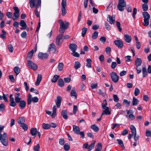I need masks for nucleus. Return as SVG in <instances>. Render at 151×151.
Segmentation results:
<instances>
[{
    "label": "nucleus",
    "instance_id": "f257e3e1",
    "mask_svg": "<svg viewBox=\"0 0 151 151\" xmlns=\"http://www.w3.org/2000/svg\"><path fill=\"white\" fill-rule=\"evenodd\" d=\"M4 127L2 126L0 127V140L2 144L4 146H7L8 145V141L7 138V134L4 133L3 134H1V133L3 130Z\"/></svg>",
    "mask_w": 151,
    "mask_h": 151
},
{
    "label": "nucleus",
    "instance_id": "f03ea898",
    "mask_svg": "<svg viewBox=\"0 0 151 151\" xmlns=\"http://www.w3.org/2000/svg\"><path fill=\"white\" fill-rule=\"evenodd\" d=\"M58 22L60 24V27L59 29V32L61 33H63L65 30L69 27V23L66 22L65 24L61 19H59Z\"/></svg>",
    "mask_w": 151,
    "mask_h": 151
},
{
    "label": "nucleus",
    "instance_id": "7ed1b4c3",
    "mask_svg": "<svg viewBox=\"0 0 151 151\" xmlns=\"http://www.w3.org/2000/svg\"><path fill=\"white\" fill-rule=\"evenodd\" d=\"M29 3L31 8L35 7V9H38L41 7V0H29Z\"/></svg>",
    "mask_w": 151,
    "mask_h": 151
},
{
    "label": "nucleus",
    "instance_id": "20e7f679",
    "mask_svg": "<svg viewBox=\"0 0 151 151\" xmlns=\"http://www.w3.org/2000/svg\"><path fill=\"white\" fill-rule=\"evenodd\" d=\"M142 15L144 18L143 24L145 26H147L149 24V20L150 18V15L147 12H143Z\"/></svg>",
    "mask_w": 151,
    "mask_h": 151
},
{
    "label": "nucleus",
    "instance_id": "39448f33",
    "mask_svg": "<svg viewBox=\"0 0 151 151\" xmlns=\"http://www.w3.org/2000/svg\"><path fill=\"white\" fill-rule=\"evenodd\" d=\"M126 6V2L124 0H119L118 4L117 5V8L120 11H123L124 8V7Z\"/></svg>",
    "mask_w": 151,
    "mask_h": 151
},
{
    "label": "nucleus",
    "instance_id": "423d86ee",
    "mask_svg": "<svg viewBox=\"0 0 151 151\" xmlns=\"http://www.w3.org/2000/svg\"><path fill=\"white\" fill-rule=\"evenodd\" d=\"M110 75L111 80L113 82L116 83L118 82L119 77L117 75L116 73L114 72H111L110 73Z\"/></svg>",
    "mask_w": 151,
    "mask_h": 151
},
{
    "label": "nucleus",
    "instance_id": "0eeeda50",
    "mask_svg": "<svg viewBox=\"0 0 151 151\" xmlns=\"http://www.w3.org/2000/svg\"><path fill=\"white\" fill-rule=\"evenodd\" d=\"M63 35L59 34L56 37L55 40V42L56 45L58 46L62 43L63 42Z\"/></svg>",
    "mask_w": 151,
    "mask_h": 151
},
{
    "label": "nucleus",
    "instance_id": "6e6552de",
    "mask_svg": "<svg viewBox=\"0 0 151 151\" xmlns=\"http://www.w3.org/2000/svg\"><path fill=\"white\" fill-rule=\"evenodd\" d=\"M13 9L14 10V13L12 19L14 21L16 20L19 16V10L17 6H14L13 7Z\"/></svg>",
    "mask_w": 151,
    "mask_h": 151
},
{
    "label": "nucleus",
    "instance_id": "1a4fd4ad",
    "mask_svg": "<svg viewBox=\"0 0 151 151\" xmlns=\"http://www.w3.org/2000/svg\"><path fill=\"white\" fill-rule=\"evenodd\" d=\"M27 64L28 67L34 70H36L38 68L37 65L31 61L28 60Z\"/></svg>",
    "mask_w": 151,
    "mask_h": 151
},
{
    "label": "nucleus",
    "instance_id": "9d476101",
    "mask_svg": "<svg viewBox=\"0 0 151 151\" xmlns=\"http://www.w3.org/2000/svg\"><path fill=\"white\" fill-rule=\"evenodd\" d=\"M62 14L64 16L66 14L67 11L65 7L66 6V0H62L61 3Z\"/></svg>",
    "mask_w": 151,
    "mask_h": 151
},
{
    "label": "nucleus",
    "instance_id": "9b49d317",
    "mask_svg": "<svg viewBox=\"0 0 151 151\" xmlns=\"http://www.w3.org/2000/svg\"><path fill=\"white\" fill-rule=\"evenodd\" d=\"M56 106L55 105L53 106V111L52 113V112L51 111H46L47 114L49 115H50L52 118H54L56 115Z\"/></svg>",
    "mask_w": 151,
    "mask_h": 151
},
{
    "label": "nucleus",
    "instance_id": "f8f14e48",
    "mask_svg": "<svg viewBox=\"0 0 151 151\" xmlns=\"http://www.w3.org/2000/svg\"><path fill=\"white\" fill-rule=\"evenodd\" d=\"M48 55L47 53H43L40 52L38 55V57L39 58L43 60L46 59L48 58Z\"/></svg>",
    "mask_w": 151,
    "mask_h": 151
},
{
    "label": "nucleus",
    "instance_id": "ddd939ff",
    "mask_svg": "<svg viewBox=\"0 0 151 151\" xmlns=\"http://www.w3.org/2000/svg\"><path fill=\"white\" fill-rule=\"evenodd\" d=\"M126 112L127 114H129L128 117L132 120H133L135 119V117L132 114V111L131 110H126Z\"/></svg>",
    "mask_w": 151,
    "mask_h": 151
},
{
    "label": "nucleus",
    "instance_id": "4468645a",
    "mask_svg": "<svg viewBox=\"0 0 151 151\" xmlns=\"http://www.w3.org/2000/svg\"><path fill=\"white\" fill-rule=\"evenodd\" d=\"M62 98L60 96H58L57 97V99L55 100L56 104L57 105V108H59L61 105Z\"/></svg>",
    "mask_w": 151,
    "mask_h": 151
},
{
    "label": "nucleus",
    "instance_id": "2eb2a0df",
    "mask_svg": "<svg viewBox=\"0 0 151 151\" xmlns=\"http://www.w3.org/2000/svg\"><path fill=\"white\" fill-rule=\"evenodd\" d=\"M115 44L119 48H121L123 46V43L120 40H116L114 41Z\"/></svg>",
    "mask_w": 151,
    "mask_h": 151
},
{
    "label": "nucleus",
    "instance_id": "dca6fc26",
    "mask_svg": "<svg viewBox=\"0 0 151 151\" xmlns=\"http://www.w3.org/2000/svg\"><path fill=\"white\" fill-rule=\"evenodd\" d=\"M56 47L55 45L53 44H50L49 46L48 49V51L49 52H55L56 51Z\"/></svg>",
    "mask_w": 151,
    "mask_h": 151
},
{
    "label": "nucleus",
    "instance_id": "f3484780",
    "mask_svg": "<svg viewBox=\"0 0 151 151\" xmlns=\"http://www.w3.org/2000/svg\"><path fill=\"white\" fill-rule=\"evenodd\" d=\"M104 110H103L101 114V116L104 115H110L111 114V112L109 110V109L108 107H106Z\"/></svg>",
    "mask_w": 151,
    "mask_h": 151
},
{
    "label": "nucleus",
    "instance_id": "a211bd4d",
    "mask_svg": "<svg viewBox=\"0 0 151 151\" xmlns=\"http://www.w3.org/2000/svg\"><path fill=\"white\" fill-rule=\"evenodd\" d=\"M107 21L109 22L111 24H114L115 21V17L108 15L107 18Z\"/></svg>",
    "mask_w": 151,
    "mask_h": 151
},
{
    "label": "nucleus",
    "instance_id": "6ab92c4d",
    "mask_svg": "<svg viewBox=\"0 0 151 151\" xmlns=\"http://www.w3.org/2000/svg\"><path fill=\"white\" fill-rule=\"evenodd\" d=\"M17 122L20 125L23 124L25 122V118L22 116H20L18 118Z\"/></svg>",
    "mask_w": 151,
    "mask_h": 151
},
{
    "label": "nucleus",
    "instance_id": "aec40b11",
    "mask_svg": "<svg viewBox=\"0 0 151 151\" xmlns=\"http://www.w3.org/2000/svg\"><path fill=\"white\" fill-rule=\"evenodd\" d=\"M19 25L22 27L21 29H25L27 27L26 23L23 20H21L19 23Z\"/></svg>",
    "mask_w": 151,
    "mask_h": 151
},
{
    "label": "nucleus",
    "instance_id": "412c9836",
    "mask_svg": "<svg viewBox=\"0 0 151 151\" xmlns=\"http://www.w3.org/2000/svg\"><path fill=\"white\" fill-rule=\"evenodd\" d=\"M124 40L126 42L129 43L131 42L132 39L130 36L126 34L124 35Z\"/></svg>",
    "mask_w": 151,
    "mask_h": 151
},
{
    "label": "nucleus",
    "instance_id": "4be33fe9",
    "mask_svg": "<svg viewBox=\"0 0 151 151\" xmlns=\"http://www.w3.org/2000/svg\"><path fill=\"white\" fill-rule=\"evenodd\" d=\"M20 94L19 93H15V102L17 103H19L21 101V98L19 97Z\"/></svg>",
    "mask_w": 151,
    "mask_h": 151
},
{
    "label": "nucleus",
    "instance_id": "5701e85b",
    "mask_svg": "<svg viewBox=\"0 0 151 151\" xmlns=\"http://www.w3.org/2000/svg\"><path fill=\"white\" fill-rule=\"evenodd\" d=\"M61 115L65 119L68 118L67 111L65 110H63L61 112Z\"/></svg>",
    "mask_w": 151,
    "mask_h": 151
},
{
    "label": "nucleus",
    "instance_id": "b1692460",
    "mask_svg": "<svg viewBox=\"0 0 151 151\" xmlns=\"http://www.w3.org/2000/svg\"><path fill=\"white\" fill-rule=\"evenodd\" d=\"M73 131L75 134H79L80 132V128L78 126H76V125H73Z\"/></svg>",
    "mask_w": 151,
    "mask_h": 151
},
{
    "label": "nucleus",
    "instance_id": "393cba45",
    "mask_svg": "<svg viewBox=\"0 0 151 151\" xmlns=\"http://www.w3.org/2000/svg\"><path fill=\"white\" fill-rule=\"evenodd\" d=\"M37 128H32L30 131L31 134L33 136L36 137V135L37 133Z\"/></svg>",
    "mask_w": 151,
    "mask_h": 151
},
{
    "label": "nucleus",
    "instance_id": "a878e982",
    "mask_svg": "<svg viewBox=\"0 0 151 151\" xmlns=\"http://www.w3.org/2000/svg\"><path fill=\"white\" fill-rule=\"evenodd\" d=\"M77 45L74 44H71L69 46V48L70 50L72 51H75L76 50Z\"/></svg>",
    "mask_w": 151,
    "mask_h": 151
},
{
    "label": "nucleus",
    "instance_id": "bb28decb",
    "mask_svg": "<svg viewBox=\"0 0 151 151\" xmlns=\"http://www.w3.org/2000/svg\"><path fill=\"white\" fill-rule=\"evenodd\" d=\"M142 59L139 58H137L135 60V65L136 66H140L142 63Z\"/></svg>",
    "mask_w": 151,
    "mask_h": 151
},
{
    "label": "nucleus",
    "instance_id": "cd10ccee",
    "mask_svg": "<svg viewBox=\"0 0 151 151\" xmlns=\"http://www.w3.org/2000/svg\"><path fill=\"white\" fill-rule=\"evenodd\" d=\"M26 104V103L24 100H21L19 103V106L20 108L23 109L25 107Z\"/></svg>",
    "mask_w": 151,
    "mask_h": 151
},
{
    "label": "nucleus",
    "instance_id": "c85d7f7f",
    "mask_svg": "<svg viewBox=\"0 0 151 151\" xmlns=\"http://www.w3.org/2000/svg\"><path fill=\"white\" fill-rule=\"evenodd\" d=\"M70 96H74L75 99L77 98V94L76 93V89L75 88H73L70 93Z\"/></svg>",
    "mask_w": 151,
    "mask_h": 151
},
{
    "label": "nucleus",
    "instance_id": "c756f323",
    "mask_svg": "<svg viewBox=\"0 0 151 151\" xmlns=\"http://www.w3.org/2000/svg\"><path fill=\"white\" fill-rule=\"evenodd\" d=\"M42 78V75L41 74H38L35 83V84L36 86H38L39 85L41 80Z\"/></svg>",
    "mask_w": 151,
    "mask_h": 151
},
{
    "label": "nucleus",
    "instance_id": "7c9ffc66",
    "mask_svg": "<svg viewBox=\"0 0 151 151\" xmlns=\"http://www.w3.org/2000/svg\"><path fill=\"white\" fill-rule=\"evenodd\" d=\"M58 84L60 87H62L64 85V82L62 78H60L58 81Z\"/></svg>",
    "mask_w": 151,
    "mask_h": 151
},
{
    "label": "nucleus",
    "instance_id": "2f4dec72",
    "mask_svg": "<svg viewBox=\"0 0 151 151\" xmlns=\"http://www.w3.org/2000/svg\"><path fill=\"white\" fill-rule=\"evenodd\" d=\"M91 60L90 58H88L86 60V66L88 68H91Z\"/></svg>",
    "mask_w": 151,
    "mask_h": 151
},
{
    "label": "nucleus",
    "instance_id": "473e14b6",
    "mask_svg": "<svg viewBox=\"0 0 151 151\" xmlns=\"http://www.w3.org/2000/svg\"><path fill=\"white\" fill-rule=\"evenodd\" d=\"M139 102V101L135 97H134L132 99V105L133 106L137 105Z\"/></svg>",
    "mask_w": 151,
    "mask_h": 151
},
{
    "label": "nucleus",
    "instance_id": "72a5a7b5",
    "mask_svg": "<svg viewBox=\"0 0 151 151\" xmlns=\"http://www.w3.org/2000/svg\"><path fill=\"white\" fill-rule=\"evenodd\" d=\"M34 51L33 50H32L30 52H29L27 54V58L28 59H31L33 56Z\"/></svg>",
    "mask_w": 151,
    "mask_h": 151
},
{
    "label": "nucleus",
    "instance_id": "f704fd0d",
    "mask_svg": "<svg viewBox=\"0 0 151 151\" xmlns=\"http://www.w3.org/2000/svg\"><path fill=\"white\" fill-rule=\"evenodd\" d=\"M81 65L78 61H76L74 63V68L76 70H77L80 68Z\"/></svg>",
    "mask_w": 151,
    "mask_h": 151
},
{
    "label": "nucleus",
    "instance_id": "c9c22d12",
    "mask_svg": "<svg viewBox=\"0 0 151 151\" xmlns=\"http://www.w3.org/2000/svg\"><path fill=\"white\" fill-rule=\"evenodd\" d=\"M50 125L48 124L43 123L42 124V128L45 129H48L50 128Z\"/></svg>",
    "mask_w": 151,
    "mask_h": 151
},
{
    "label": "nucleus",
    "instance_id": "e433bc0d",
    "mask_svg": "<svg viewBox=\"0 0 151 151\" xmlns=\"http://www.w3.org/2000/svg\"><path fill=\"white\" fill-rule=\"evenodd\" d=\"M91 128L93 129L94 132H97L99 130V128L95 124H93L91 125Z\"/></svg>",
    "mask_w": 151,
    "mask_h": 151
},
{
    "label": "nucleus",
    "instance_id": "4c0bfd02",
    "mask_svg": "<svg viewBox=\"0 0 151 151\" xmlns=\"http://www.w3.org/2000/svg\"><path fill=\"white\" fill-rule=\"evenodd\" d=\"M102 148V146L101 143L97 144V148H96L95 151H101Z\"/></svg>",
    "mask_w": 151,
    "mask_h": 151
},
{
    "label": "nucleus",
    "instance_id": "58836bf2",
    "mask_svg": "<svg viewBox=\"0 0 151 151\" xmlns=\"http://www.w3.org/2000/svg\"><path fill=\"white\" fill-rule=\"evenodd\" d=\"M60 76L55 75H54L51 80V81L52 83H55L57 81L58 79L59 78Z\"/></svg>",
    "mask_w": 151,
    "mask_h": 151
},
{
    "label": "nucleus",
    "instance_id": "ea45409f",
    "mask_svg": "<svg viewBox=\"0 0 151 151\" xmlns=\"http://www.w3.org/2000/svg\"><path fill=\"white\" fill-rule=\"evenodd\" d=\"M142 70L143 77H145L147 76V73L146 68V67H144L142 68Z\"/></svg>",
    "mask_w": 151,
    "mask_h": 151
},
{
    "label": "nucleus",
    "instance_id": "a19ab883",
    "mask_svg": "<svg viewBox=\"0 0 151 151\" xmlns=\"http://www.w3.org/2000/svg\"><path fill=\"white\" fill-rule=\"evenodd\" d=\"M13 70L16 75H18L20 73V69L18 67H15L14 68Z\"/></svg>",
    "mask_w": 151,
    "mask_h": 151
},
{
    "label": "nucleus",
    "instance_id": "79ce46f5",
    "mask_svg": "<svg viewBox=\"0 0 151 151\" xmlns=\"http://www.w3.org/2000/svg\"><path fill=\"white\" fill-rule=\"evenodd\" d=\"M98 32L97 31H95L92 35V38L94 40L96 39L98 37Z\"/></svg>",
    "mask_w": 151,
    "mask_h": 151
},
{
    "label": "nucleus",
    "instance_id": "37998d69",
    "mask_svg": "<svg viewBox=\"0 0 151 151\" xmlns=\"http://www.w3.org/2000/svg\"><path fill=\"white\" fill-rule=\"evenodd\" d=\"M64 65L63 63H59L58 68L59 71H61L63 70Z\"/></svg>",
    "mask_w": 151,
    "mask_h": 151
},
{
    "label": "nucleus",
    "instance_id": "c03bdc74",
    "mask_svg": "<svg viewBox=\"0 0 151 151\" xmlns=\"http://www.w3.org/2000/svg\"><path fill=\"white\" fill-rule=\"evenodd\" d=\"M10 103L9 104V105L10 106L12 107H15L16 105L17 104H16V102L14 101V99L12 100H10Z\"/></svg>",
    "mask_w": 151,
    "mask_h": 151
},
{
    "label": "nucleus",
    "instance_id": "a18cd8bd",
    "mask_svg": "<svg viewBox=\"0 0 151 151\" xmlns=\"http://www.w3.org/2000/svg\"><path fill=\"white\" fill-rule=\"evenodd\" d=\"M2 34L0 35V37L3 39L6 38V32L4 29L2 30Z\"/></svg>",
    "mask_w": 151,
    "mask_h": 151
},
{
    "label": "nucleus",
    "instance_id": "49530a36",
    "mask_svg": "<svg viewBox=\"0 0 151 151\" xmlns=\"http://www.w3.org/2000/svg\"><path fill=\"white\" fill-rule=\"evenodd\" d=\"M142 7L143 10L144 11V12H146L145 11H147L148 9V6L146 4H143L142 5Z\"/></svg>",
    "mask_w": 151,
    "mask_h": 151
},
{
    "label": "nucleus",
    "instance_id": "de8ad7c7",
    "mask_svg": "<svg viewBox=\"0 0 151 151\" xmlns=\"http://www.w3.org/2000/svg\"><path fill=\"white\" fill-rule=\"evenodd\" d=\"M20 126L22 128L24 131H26L28 128L27 125L24 123L20 125Z\"/></svg>",
    "mask_w": 151,
    "mask_h": 151
},
{
    "label": "nucleus",
    "instance_id": "09e8293b",
    "mask_svg": "<svg viewBox=\"0 0 151 151\" xmlns=\"http://www.w3.org/2000/svg\"><path fill=\"white\" fill-rule=\"evenodd\" d=\"M27 33L25 31H23L21 34V37L23 39H26L27 38Z\"/></svg>",
    "mask_w": 151,
    "mask_h": 151
},
{
    "label": "nucleus",
    "instance_id": "8fccbe9b",
    "mask_svg": "<svg viewBox=\"0 0 151 151\" xmlns=\"http://www.w3.org/2000/svg\"><path fill=\"white\" fill-rule=\"evenodd\" d=\"M107 105L106 101V99H105L103 101V103L102 104V107L103 109H105L106 106Z\"/></svg>",
    "mask_w": 151,
    "mask_h": 151
},
{
    "label": "nucleus",
    "instance_id": "3c124183",
    "mask_svg": "<svg viewBox=\"0 0 151 151\" xmlns=\"http://www.w3.org/2000/svg\"><path fill=\"white\" fill-rule=\"evenodd\" d=\"M87 31V28L84 27L82 29V36L84 37L86 34Z\"/></svg>",
    "mask_w": 151,
    "mask_h": 151
},
{
    "label": "nucleus",
    "instance_id": "603ef678",
    "mask_svg": "<svg viewBox=\"0 0 151 151\" xmlns=\"http://www.w3.org/2000/svg\"><path fill=\"white\" fill-rule=\"evenodd\" d=\"M32 98L31 94H29L28 95L27 98V104L28 105H29L31 104V100Z\"/></svg>",
    "mask_w": 151,
    "mask_h": 151
},
{
    "label": "nucleus",
    "instance_id": "864d4df0",
    "mask_svg": "<svg viewBox=\"0 0 151 151\" xmlns=\"http://www.w3.org/2000/svg\"><path fill=\"white\" fill-rule=\"evenodd\" d=\"M137 12V10L136 8H134L133 9L132 17L134 19H135V15L136 14Z\"/></svg>",
    "mask_w": 151,
    "mask_h": 151
},
{
    "label": "nucleus",
    "instance_id": "5fc2aeb1",
    "mask_svg": "<svg viewBox=\"0 0 151 151\" xmlns=\"http://www.w3.org/2000/svg\"><path fill=\"white\" fill-rule=\"evenodd\" d=\"M116 25L118 28L119 31V32H121L122 30V29L120 27L121 24L118 21H116Z\"/></svg>",
    "mask_w": 151,
    "mask_h": 151
},
{
    "label": "nucleus",
    "instance_id": "6e6d98bb",
    "mask_svg": "<svg viewBox=\"0 0 151 151\" xmlns=\"http://www.w3.org/2000/svg\"><path fill=\"white\" fill-rule=\"evenodd\" d=\"M64 148L65 151H68L70 148V146L68 144L66 143L64 146Z\"/></svg>",
    "mask_w": 151,
    "mask_h": 151
},
{
    "label": "nucleus",
    "instance_id": "4d7b16f0",
    "mask_svg": "<svg viewBox=\"0 0 151 151\" xmlns=\"http://www.w3.org/2000/svg\"><path fill=\"white\" fill-rule=\"evenodd\" d=\"M95 143H93L91 144L88 147V150L91 151L94 148Z\"/></svg>",
    "mask_w": 151,
    "mask_h": 151
},
{
    "label": "nucleus",
    "instance_id": "13d9d810",
    "mask_svg": "<svg viewBox=\"0 0 151 151\" xmlns=\"http://www.w3.org/2000/svg\"><path fill=\"white\" fill-rule=\"evenodd\" d=\"M111 51V48L109 47H107L106 48L105 52L107 55L110 54Z\"/></svg>",
    "mask_w": 151,
    "mask_h": 151
},
{
    "label": "nucleus",
    "instance_id": "bf43d9fd",
    "mask_svg": "<svg viewBox=\"0 0 151 151\" xmlns=\"http://www.w3.org/2000/svg\"><path fill=\"white\" fill-rule=\"evenodd\" d=\"M139 92H140V90L138 88H136L135 89L134 93V95L135 96H138L139 95Z\"/></svg>",
    "mask_w": 151,
    "mask_h": 151
},
{
    "label": "nucleus",
    "instance_id": "052dcab7",
    "mask_svg": "<svg viewBox=\"0 0 151 151\" xmlns=\"http://www.w3.org/2000/svg\"><path fill=\"white\" fill-rule=\"evenodd\" d=\"M31 102L32 101L34 103L37 102L38 101V99L37 97H34L32 98V99L31 100Z\"/></svg>",
    "mask_w": 151,
    "mask_h": 151
},
{
    "label": "nucleus",
    "instance_id": "680f3d73",
    "mask_svg": "<svg viewBox=\"0 0 151 151\" xmlns=\"http://www.w3.org/2000/svg\"><path fill=\"white\" fill-rule=\"evenodd\" d=\"M118 144L122 147H124V145L122 140L120 139H117L116 140Z\"/></svg>",
    "mask_w": 151,
    "mask_h": 151
},
{
    "label": "nucleus",
    "instance_id": "e2e57ef3",
    "mask_svg": "<svg viewBox=\"0 0 151 151\" xmlns=\"http://www.w3.org/2000/svg\"><path fill=\"white\" fill-rule=\"evenodd\" d=\"M9 96L8 94H5L4 93H3V99H4L5 102H7L8 100L7 99V97Z\"/></svg>",
    "mask_w": 151,
    "mask_h": 151
},
{
    "label": "nucleus",
    "instance_id": "0e129e2a",
    "mask_svg": "<svg viewBox=\"0 0 151 151\" xmlns=\"http://www.w3.org/2000/svg\"><path fill=\"white\" fill-rule=\"evenodd\" d=\"M9 51L11 53L14 50L13 47L11 45H9L8 47Z\"/></svg>",
    "mask_w": 151,
    "mask_h": 151
},
{
    "label": "nucleus",
    "instance_id": "69168bd1",
    "mask_svg": "<svg viewBox=\"0 0 151 151\" xmlns=\"http://www.w3.org/2000/svg\"><path fill=\"white\" fill-rule=\"evenodd\" d=\"M72 52H73L72 53V55L77 58H78L79 57L80 55L79 53L75 51H73Z\"/></svg>",
    "mask_w": 151,
    "mask_h": 151
},
{
    "label": "nucleus",
    "instance_id": "338daca9",
    "mask_svg": "<svg viewBox=\"0 0 151 151\" xmlns=\"http://www.w3.org/2000/svg\"><path fill=\"white\" fill-rule=\"evenodd\" d=\"M139 66H136V69L138 74H139L141 72V68L139 67Z\"/></svg>",
    "mask_w": 151,
    "mask_h": 151
},
{
    "label": "nucleus",
    "instance_id": "774afa93",
    "mask_svg": "<svg viewBox=\"0 0 151 151\" xmlns=\"http://www.w3.org/2000/svg\"><path fill=\"white\" fill-rule=\"evenodd\" d=\"M40 148V145L37 144L34 147L33 150L35 151H39V149Z\"/></svg>",
    "mask_w": 151,
    "mask_h": 151
}]
</instances>
